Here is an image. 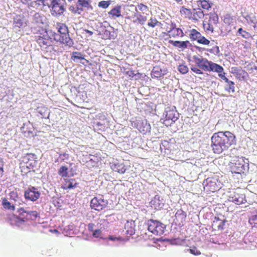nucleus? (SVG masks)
I'll use <instances>...</instances> for the list:
<instances>
[{
	"instance_id": "obj_6",
	"label": "nucleus",
	"mask_w": 257,
	"mask_h": 257,
	"mask_svg": "<svg viewBox=\"0 0 257 257\" xmlns=\"http://www.w3.org/2000/svg\"><path fill=\"white\" fill-rule=\"evenodd\" d=\"M204 189L208 193L215 192L221 188L220 182L216 177L207 178L203 183Z\"/></svg>"
},
{
	"instance_id": "obj_18",
	"label": "nucleus",
	"mask_w": 257,
	"mask_h": 257,
	"mask_svg": "<svg viewBox=\"0 0 257 257\" xmlns=\"http://www.w3.org/2000/svg\"><path fill=\"white\" fill-rule=\"evenodd\" d=\"M226 220L225 219H220L218 217H215L212 221L211 228L213 231H221L224 228Z\"/></svg>"
},
{
	"instance_id": "obj_40",
	"label": "nucleus",
	"mask_w": 257,
	"mask_h": 257,
	"mask_svg": "<svg viewBox=\"0 0 257 257\" xmlns=\"http://www.w3.org/2000/svg\"><path fill=\"white\" fill-rule=\"evenodd\" d=\"M162 24L159 22L156 18H151L148 23V26L149 27L154 28L156 26H161Z\"/></svg>"
},
{
	"instance_id": "obj_37",
	"label": "nucleus",
	"mask_w": 257,
	"mask_h": 257,
	"mask_svg": "<svg viewBox=\"0 0 257 257\" xmlns=\"http://www.w3.org/2000/svg\"><path fill=\"white\" fill-rule=\"evenodd\" d=\"M214 24L210 23L208 21H204L203 23V26L204 31L207 32L212 33L214 31Z\"/></svg>"
},
{
	"instance_id": "obj_8",
	"label": "nucleus",
	"mask_w": 257,
	"mask_h": 257,
	"mask_svg": "<svg viewBox=\"0 0 257 257\" xmlns=\"http://www.w3.org/2000/svg\"><path fill=\"white\" fill-rule=\"evenodd\" d=\"M108 205V201L104 199L102 195H99L93 198L90 201V207L97 211L105 209Z\"/></svg>"
},
{
	"instance_id": "obj_30",
	"label": "nucleus",
	"mask_w": 257,
	"mask_h": 257,
	"mask_svg": "<svg viewBox=\"0 0 257 257\" xmlns=\"http://www.w3.org/2000/svg\"><path fill=\"white\" fill-rule=\"evenodd\" d=\"M135 223L134 221H127L125 224V228L126 229L127 233L130 235H132L135 233Z\"/></svg>"
},
{
	"instance_id": "obj_28",
	"label": "nucleus",
	"mask_w": 257,
	"mask_h": 257,
	"mask_svg": "<svg viewBox=\"0 0 257 257\" xmlns=\"http://www.w3.org/2000/svg\"><path fill=\"white\" fill-rule=\"evenodd\" d=\"M111 169L113 171L119 174H123L126 171L125 166L123 163H114L111 166Z\"/></svg>"
},
{
	"instance_id": "obj_48",
	"label": "nucleus",
	"mask_w": 257,
	"mask_h": 257,
	"mask_svg": "<svg viewBox=\"0 0 257 257\" xmlns=\"http://www.w3.org/2000/svg\"><path fill=\"white\" fill-rule=\"evenodd\" d=\"M111 3L110 1H102L99 2L98 6L99 8H101L103 9L107 8L110 5Z\"/></svg>"
},
{
	"instance_id": "obj_4",
	"label": "nucleus",
	"mask_w": 257,
	"mask_h": 257,
	"mask_svg": "<svg viewBox=\"0 0 257 257\" xmlns=\"http://www.w3.org/2000/svg\"><path fill=\"white\" fill-rule=\"evenodd\" d=\"M42 31L43 33H38L35 35V41L42 49H47L53 46V41L46 31L43 30Z\"/></svg>"
},
{
	"instance_id": "obj_34",
	"label": "nucleus",
	"mask_w": 257,
	"mask_h": 257,
	"mask_svg": "<svg viewBox=\"0 0 257 257\" xmlns=\"http://www.w3.org/2000/svg\"><path fill=\"white\" fill-rule=\"evenodd\" d=\"M58 175L64 179L68 176V168L66 166H62L58 171Z\"/></svg>"
},
{
	"instance_id": "obj_59",
	"label": "nucleus",
	"mask_w": 257,
	"mask_h": 257,
	"mask_svg": "<svg viewBox=\"0 0 257 257\" xmlns=\"http://www.w3.org/2000/svg\"><path fill=\"white\" fill-rule=\"evenodd\" d=\"M178 215H182L183 217H186V213L182 210H178L175 214V216L177 217Z\"/></svg>"
},
{
	"instance_id": "obj_21",
	"label": "nucleus",
	"mask_w": 257,
	"mask_h": 257,
	"mask_svg": "<svg viewBox=\"0 0 257 257\" xmlns=\"http://www.w3.org/2000/svg\"><path fill=\"white\" fill-rule=\"evenodd\" d=\"M14 27L21 28L26 26L27 23L25 17L23 15H17L13 20Z\"/></svg>"
},
{
	"instance_id": "obj_15",
	"label": "nucleus",
	"mask_w": 257,
	"mask_h": 257,
	"mask_svg": "<svg viewBox=\"0 0 257 257\" xmlns=\"http://www.w3.org/2000/svg\"><path fill=\"white\" fill-rule=\"evenodd\" d=\"M245 170L244 162L243 158H237L235 160L231 167V171L233 173L240 174L244 173Z\"/></svg>"
},
{
	"instance_id": "obj_35",
	"label": "nucleus",
	"mask_w": 257,
	"mask_h": 257,
	"mask_svg": "<svg viewBox=\"0 0 257 257\" xmlns=\"http://www.w3.org/2000/svg\"><path fill=\"white\" fill-rule=\"evenodd\" d=\"M197 3L202 9L206 10H209L212 6V3L207 0H199Z\"/></svg>"
},
{
	"instance_id": "obj_62",
	"label": "nucleus",
	"mask_w": 257,
	"mask_h": 257,
	"mask_svg": "<svg viewBox=\"0 0 257 257\" xmlns=\"http://www.w3.org/2000/svg\"><path fill=\"white\" fill-rule=\"evenodd\" d=\"M126 73L130 76H134L135 75L134 71H128L126 72Z\"/></svg>"
},
{
	"instance_id": "obj_39",
	"label": "nucleus",
	"mask_w": 257,
	"mask_h": 257,
	"mask_svg": "<svg viewBox=\"0 0 257 257\" xmlns=\"http://www.w3.org/2000/svg\"><path fill=\"white\" fill-rule=\"evenodd\" d=\"M244 18L248 23L254 24L257 21V18L255 14L251 13L244 17Z\"/></svg>"
},
{
	"instance_id": "obj_45",
	"label": "nucleus",
	"mask_w": 257,
	"mask_h": 257,
	"mask_svg": "<svg viewBox=\"0 0 257 257\" xmlns=\"http://www.w3.org/2000/svg\"><path fill=\"white\" fill-rule=\"evenodd\" d=\"M72 59L75 61L76 59L79 60H84V58L83 55L79 52H73L72 56Z\"/></svg>"
},
{
	"instance_id": "obj_55",
	"label": "nucleus",
	"mask_w": 257,
	"mask_h": 257,
	"mask_svg": "<svg viewBox=\"0 0 257 257\" xmlns=\"http://www.w3.org/2000/svg\"><path fill=\"white\" fill-rule=\"evenodd\" d=\"M218 76L225 82H227L228 79L225 76V72H222L221 73H218Z\"/></svg>"
},
{
	"instance_id": "obj_33",
	"label": "nucleus",
	"mask_w": 257,
	"mask_h": 257,
	"mask_svg": "<svg viewBox=\"0 0 257 257\" xmlns=\"http://www.w3.org/2000/svg\"><path fill=\"white\" fill-rule=\"evenodd\" d=\"M201 33L195 29H192L189 31V38L192 41H197L199 38Z\"/></svg>"
},
{
	"instance_id": "obj_50",
	"label": "nucleus",
	"mask_w": 257,
	"mask_h": 257,
	"mask_svg": "<svg viewBox=\"0 0 257 257\" xmlns=\"http://www.w3.org/2000/svg\"><path fill=\"white\" fill-rule=\"evenodd\" d=\"M69 10L74 14H80L81 12L83 11V9L82 8H79L78 7H74L73 6H71Z\"/></svg>"
},
{
	"instance_id": "obj_14",
	"label": "nucleus",
	"mask_w": 257,
	"mask_h": 257,
	"mask_svg": "<svg viewBox=\"0 0 257 257\" xmlns=\"http://www.w3.org/2000/svg\"><path fill=\"white\" fill-rule=\"evenodd\" d=\"M137 8L134 5H126L123 8V15L126 19L133 21L137 14Z\"/></svg>"
},
{
	"instance_id": "obj_53",
	"label": "nucleus",
	"mask_w": 257,
	"mask_h": 257,
	"mask_svg": "<svg viewBox=\"0 0 257 257\" xmlns=\"http://www.w3.org/2000/svg\"><path fill=\"white\" fill-rule=\"evenodd\" d=\"M191 70L197 74H202L203 73V71L201 70L200 68H197L196 67H191Z\"/></svg>"
},
{
	"instance_id": "obj_54",
	"label": "nucleus",
	"mask_w": 257,
	"mask_h": 257,
	"mask_svg": "<svg viewBox=\"0 0 257 257\" xmlns=\"http://www.w3.org/2000/svg\"><path fill=\"white\" fill-rule=\"evenodd\" d=\"M10 199L16 200L18 198V193L15 191H11L10 193Z\"/></svg>"
},
{
	"instance_id": "obj_23",
	"label": "nucleus",
	"mask_w": 257,
	"mask_h": 257,
	"mask_svg": "<svg viewBox=\"0 0 257 257\" xmlns=\"http://www.w3.org/2000/svg\"><path fill=\"white\" fill-rule=\"evenodd\" d=\"M204 16V14L201 9H193L192 11L190 20L198 21L199 20L202 19Z\"/></svg>"
},
{
	"instance_id": "obj_5",
	"label": "nucleus",
	"mask_w": 257,
	"mask_h": 257,
	"mask_svg": "<svg viewBox=\"0 0 257 257\" xmlns=\"http://www.w3.org/2000/svg\"><path fill=\"white\" fill-rule=\"evenodd\" d=\"M66 3L65 0H51L50 5L51 12L52 16H60L65 11Z\"/></svg>"
},
{
	"instance_id": "obj_16",
	"label": "nucleus",
	"mask_w": 257,
	"mask_h": 257,
	"mask_svg": "<svg viewBox=\"0 0 257 257\" xmlns=\"http://www.w3.org/2000/svg\"><path fill=\"white\" fill-rule=\"evenodd\" d=\"M193 58L199 68L202 70L207 71L210 61L206 58H203L202 56H194Z\"/></svg>"
},
{
	"instance_id": "obj_12",
	"label": "nucleus",
	"mask_w": 257,
	"mask_h": 257,
	"mask_svg": "<svg viewBox=\"0 0 257 257\" xmlns=\"http://www.w3.org/2000/svg\"><path fill=\"white\" fill-rule=\"evenodd\" d=\"M131 123L133 127L137 128L143 134H145L149 129L150 125L137 117H133L131 120Z\"/></svg>"
},
{
	"instance_id": "obj_44",
	"label": "nucleus",
	"mask_w": 257,
	"mask_h": 257,
	"mask_svg": "<svg viewBox=\"0 0 257 257\" xmlns=\"http://www.w3.org/2000/svg\"><path fill=\"white\" fill-rule=\"evenodd\" d=\"M237 33L240 35L242 38L244 39H248L250 37V34L245 30H243L241 28H239L237 31Z\"/></svg>"
},
{
	"instance_id": "obj_51",
	"label": "nucleus",
	"mask_w": 257,
	"mask_h": 257,
	"mask_svg": "<svg viewBox=\"0 0 257 257\" xmlns=\"http://www.w3.org/2000/svg\"><path fill=\"white\" fill-rule=\"evenodd\" d=\"M188 250L191 254L195 255H198L201 254V252L199 250H198L196 247H194L192 248L189 249Z\"/></svg>"
},
{
	"instance_id": "obj_61",
	"label": "nucleus",
	"mask_w": 257,
	"mask_h": 257,
	"mask_svg": "<svg viewBox=\"0 0 257 257\" xmlns=\"http://www.w3.org/2000/svg\"><path fill=\"white\" fill-rule=\"evenodd\" d=\"M3 161L2 158H0V172H3Z\"/></svg>"
},
{
	"instance_id": "obj_49",
	"label": "nucleus",
	"mask_w": 257,
	"mask_h": 257,
	"mask_svg": "<svg viewBox=\"0 0 257 257\" xmlns=\"http://www.w3.org/2000/svg\"><path fill=\"white\" fill-rule=\"evenodd\" d=\"M178 70L181 73L184 74H186L188 72L189 69L186 65L184 64H181L179 66Z\"/></svg>"
},
{
	"instance_id": "obj_38",
	"label": "nucleus",
	"mask_w": 257,
	"mask_h": 257,
	"mask_svg": "<svg viewBox=\"0 0 257 257\" xmlns=\"http://www.w3.org/2000/svg\"><path fill=\"white\" fill-rule=\"evenodd\" d=\"M39 213L36 211H28L27 215L26 216V219L27 220H35Z\"/></svg>"
},
{
	"instance_id": "obj_22",
	"label": "nucleus",
	"mask_w": 257,
	"mask_h": 257,
	"mask_svg": "<svg viewBox=\"0 0 257 257\" xmlns=\"http://www.w3.org/2000/svg\"><path fill=\"white\" fill-rule=\"evenodd\" d=\"M168 43L172 44L174 47L181 49L182 51L186 49L188 46H190L191 44L189 41H173L170 40Z\"/></svg>"
},
{
	"instance_id": "obj_10",
	"label": "nucleus",
	"mask_w": 257,
	"mask_h": 257,
	"mask_svg": "<svg viewBox=\"0 0 257 257\" xmlns=\"http://www.w3.org/2000/svg\"><path fill=\"white\" fill-rule=\"evenodd\" d=\"M36 156L34 154L28 153L22 157L21 164L23 167H26L28 169H33L37 165Z\"/></svg>"
},
{
	"instance_id": "obj_9",
	"label": "nucleus",
	"mask_w": 257,
	"mask_h": 257,
	"mask_svg": "<svg viewBox=\"0 0 257 257\" xmlns=\"http://www.w3.org/2000/svg\"><path fill=\"white\" fill-rule=\"evenodd\" d=\"M148 230L156 235H161L164 232L165 226L161 222L150 219L148 221Z\"/></svg>"
},
{
	"instance_id": "obj_11",
	"label": "nucleus",
	"mask_w": 257,
	"mask_h": 257,
	"mask_svg": "<svg viewBox=\"0 0 257 257\" xmlns=\"http://www.w3.org/2000/svg\"><path fill=\"white\" fill-rule=\"evenodd\" d=\"M165 113L164 123L166 125H171L178 118V113L175 109L168 107L166 109Z\"/></svg>"
},
{
	"instance_id": "obj_42",
	"label": "nucleus",
	"mask_w": 257,
	"mask_h": 257,
	"mask_svg": "<svg viewBox=\"0 0 257 257\" xmlns=\"http://www.w3.org/2000/svg\"><path fill=\"white\" fill-rule=\"evenodd\" d=\"M209 19L208 22L215 25L218 22V15L215 13L209 14Z\"/></svg>"
},
{
	"instance_id": "obj_64",
	"label": "nucleus",
	"mask_w": 257,
	"mask_h": 257,
	"mask_svg": "<svg viewBox=\"0 0 257 257\" xmlns=\"http://www.w3.org/2000/svg\"><path fill=\"white\" fill-rule=\"evenodd\" d=\"M84 31L86 33L88 34L90 36H91L93 33V32L89 31L88 30H85Z\"/></svg>"
},
{
	"instance_id": "obj_29",
	"label": "nucleus",
	"mask_w": 257,
	"mask_h": 257,
	"mask_svg": "<svg viewBox=\"0 0 257 257\" xmlns=\"http://www.w3.org/2000/svg\"><path fill=\"white\" fill-rule=\"evenodd\" d=\"M192 10L190 9L185 8L184 6H182L180 8V15L186 19L190 20Z\"/></svg>"
},
{
	"instance_id": "obj_32",
	"label": "nucleus",
	"mask_w": 257,
	"mask_h": 257,
	"mask_svg": "<svg viewBox=\"0 0 257 257\" xmlns=\"http://www.w3.org/2000/svg\"><path fill=\"white\" fill-rule=\"evenodd\" d=\"M91 0H77L78 6L81 8H85L87 9H92Z\"/></svg>"
},
{
	"instance_id": "obj_26",
	"label": "nucleus",
	"mask_w": 257,
	"mask_h": 257,
	"mask_svg": "<svg viewBox=\"0 0 257 257\" xmlns=\"http://www.w3.org/2000/svg\"><path fill=\"white\" fill-rule=\"evenodd\" d=\"M223 70V68L221 65L210 61L207 71H212L214 72L220 73L222 72Z\"/></svg>"
},
{
	"instance_id": "obj_58",
	"label": "nucleus",
	"mask_w": 257,
	"mask_h": 257,
	"mask_svg": "<svg viewBox=\"0 0 257 257\" xmlns=\"http://www.w3.org/2000/svg\"><path fill=\"white\" fill-rule=\"evenodd\" d=\"M94 226H95V225L94 223H89L88 225V230L90 232H93L94 230Z\"/></svg>"
},
{
	"instance_id": "obj_2",
	"label": "nucleus",
	"mask_w": 257,
	"mask_h": 257,
	"mask_svg": "<svg viewBox=\"0 0 257 257\" xmlns=\"http://www.w3.org/2000/svg\"><path fill=\"white\" fill-rule=\"evenodd\" d=\"M56 29L59 34L54 33L53 36L54 40L69 47H72L74 43L73 40L69 36L68 29L66 25L62 23H57Z\"/></svg>"
},
{
	"instance_id": "obj_56",
	"label": "nucleus",
	"mask_w": 257,
	"mask_h": 257,
	"mask_svg": "<svg viewBox=\"0 0 257 257\" xmlns=\"http://www.w3.org/2000/svg\"><path fill=\"white\" fill-rule=\"evenodd\" d=\"M209 51L210 53H215L216 54H217L219 52V47L217 46H215L212 49H210Z\"/></svg>"
},
{
	"instance_id": "obj_57",
	"label": "nucleus",
	"mask_w": 257,
	"mask_h": 257,
	"mask_svg": "<svg viewBox=\"0 0 257 257\" xmlns=\"http://www.w3.org/2000/svg\"><path fill=\"white\" fill-rule=\"evenodd\" d=\"M16 222L17 223H22L24 222L27 219H26V217L24 218H21L20 216H17L16 217Z\"/></svg>"
},
{
	"instance_id": "obj_63",
	"label": "nucleus",
	"mask_w": 257,
	"mask_h": 257,
	"mask_svg": "<svg viewBox=\"0 0 257 257\" xmlns=\"http://www.w3.org/2000/svg\"><path fill=\"white\" fill-rule=\"evenodd\" d=\"M47 1V0H38V1L41 2L44 6H49V4L47 3H46V1Z\"/></svg>"
},
{
	"instance_id": "obj_17",
	"label": "nucleus",
	"mask_w": 257,
	"mask_h": 257,
	"mask_svg": "<svg viewBox=\"0 0 257 257\" xmlns=\"http://www.w3.org/2000/svg\"><path fill=\"white\" fill-rule=\"evenodd\" d=\"M231 73L240 81L244 80L248 76V73L241 67H232L231 69Z\"/></svg>"
},
{
	"instance_id": "obj_7",
	"label": "nucleus",
	"mask_w": 257,
	"mask_h": 257,
	"mask_svg": "<svg viewBox=\"0 0 257 257\" xmlns=\"http://www.w3.org/2000/svg\"><path fill=\"white\" fill-rule=\"evenodd\" d=\"M184 36V33L183 30L179 28L176 27V25L173 23L170 24V30L167 31V32L162 33V36L164 37L165 41L170 40V38H176L177 37H183Z\"/></svg>"
},
{
	"instance_id": "obj_24",
	"label": "nucleus",
	"mask_w": 257,
	"mask_h": 257,
	"mask_svg": "<svg viewBox=\"0 0 257 257\" xmlns=\"http://www.w3.org/2000/svg\"><path fill=\"white\" fill-rule=\"evenodd\" d=\"M147 21V17L142 14L141 12L137 11V14H136L135 18L133 20L134 24L144 25Z\"/></svg>"
},
{
	"instance_id": "obj_19",
	"label": "nucleus",
	"mask_w": 257,
	"mask_h": 257,
	"mask_svg": "<svg viewBox=\"0 0 257 257\" xmlns=\"http://www.w3.org/2000/svg\"><path fill=\"white\" fill-rule=\"evenodd\" d=\"M234 25V19L232 17L226 15L223 19V24L222 28L225 29L226 33H229L232 30V28Z\"/></svg>"
},
{
	"instance_id": "obj_27",
	"label": "nucleus",
	"mask_w": 257,
	"mask_h": 257,
	"mask_svg": "<svg viewBox=\"0 0 257 257\" xmlns=\"http://www.w3.org/2000/svg\"><path fill=\"white\" fill-rule=\"evenodd\" d=\"M151 207L156 210H160L164 206V203L160 200L159 197L155 196L150 202Z\"/></svg>"
},
{
	"instance_id": "obj_41",
	"label": "nucleus",
	"mask_w": 257,
	"mask_h": 257,
	"mask_svg": "<svg viewBox=\"0 0 257 257\" xmlns=\"http://www.w3.org/2000/svg\"><path fill=\"white\" fill-rule=\"evenodd\" d=\"M225 82L227 84V87L225 88V90L228 92H234V83L233 81L229 80V79L228 80L227 82Z\"/></svg>"
},
{
	"instance_id": "obj_36",
	"label": "nucleus",
	"mask_w": 257,
	"mask_h": 257,
	"mask_svg": "<svg viewBox=\"0 0 257 257\" xmlns=\"http://www.w3.org/2000/svg\"><path fill=\"white\" fill-rule=\"evenodd\" d=\"M2 205L5 209L14 211L15 210V207L14 205H12L11 203L7 200V198H4L2 199Z\"/></svg>"
},
{
	"instance_id": "obj_13",
	"label": "nucleus",
	"mask_w": 257,
	"mask_h": 257,
	"mask_svg": "<svg viewBox=\"0 0 257 257\" xmlns=\"http://www.w3.org/2000/svg\"><path fill=\"white\" fill-rule=\"evenodd\" d=\"M40 196V192L35 187L28 188L25 191L24 197L26 199L34 202Z\"/></svg>"
},
{
	"instance_id": "obj_1",
	"label": "nucleus",
	"mask_w": 257,
	"mask_h": 257,
	"mask_svg": "<svg viewBox=\"0 0 257 257\" xmlns=\"http://www.w3.org/2000/svg\"><path fill=\"white\" fill-rule=\"evenodd\" d=\"M211 146L215 154H221L236 143L235 135L229 131L215 133L211 138Z\"/></svg>"
},
{
	"instance_id": "obj_52",
	"label": "nucleus",
	"mask_w": 257,
	"mask_h": 257,
	"mask_svg": "<svg viewBox=\"0 0 257 257\" xmlns=\"http://www.w3.org/2000/svg\"><path fill=\"white\" fill-rule=\"evenodd\" d=\"M92 232V236L94 237L98 238L101 234L102 231L100 229H98L94 230Z\"/></svg>"
},
{
	"instance_id": "obj_46",
	"label": "nucleus",
	"mask_w": 257,
	"mask_h": 257,
	"mask_svg": "<svg viewBox=\"0 0 257 257\" xmlns=\"http://www.w3.org/2000/svg\"><path fill=\"white\" fill-rule=\"evenodd\" d=\"M197 41L198 43L204 45H208L210 44V41L207 39L205 37L202 36L201 35Z\"/></svg>"
},
{
	"instance_id": "obj_47",
	"label": "nucleus",
	"mask_w": 257,
	"mask_h": 257,
	"mask_svg": "<svg viewBox=\"0 0 257 257\" xmlns=\"http://www.w3.org/2000/svg\"><path fill=\"white\" fill-rule=\"evenodd\" d=\"M139 10L142 12L141 13L144 14L146 12H149V8L147 6L143 4H139L138 5Z\"/></svg>"
},
{
	"instance_id": "obj_25",
	"label": "nucleus",
	"mask_w": 257,
	"mask_h": 257,
	"mask_svg": "<svg viewBox=\"0 0 257 257\" xmlns=\"http://www.w3.org/2000/svg\"><path fill=\"white\" fill-rule=\"evenodd\" d=\"M121 6H116L108 12L109 17L112 19L120 17L121 16Z\"/></svg>"
},
{
	"instance_id": "obj_31",
	"label": "nucleus",
	"mask_w": 257,
	"mask_h": 257,
	"mask_svg": "<svg viewBox=\"0 0 257 257\" xmlns=\"http://www.w3.org/2000/svg\"><path fill=\"white\" fill-rule=\"evenodd\" d=\"M74 179H68L66 178L64 179V184L62 186V188L64 189H70L73 188H75L76 187L77 183H75L73 185V182L72 181H74Z\"/></svg>"
},
{
	"instance_id": "obj_60",
	"label": "nucleus",
	"mask_w": 257,
	"mask_h": 257,
	"mask_svg": "<svg viewBox=\"0 0 257 257\" xmlns=\"http://www.w3.org/2000/svg\"><path fill=\"white\" fill-rule=\"evenodd\" d=\"M28 211L25 210L23 208H20L18 210V212H19L20 215H22L24 213L27 214Z\"/></svg>"
},
{
	"instance_id": "obj_20",
	"label": "nucleus",
	"mask_w": 257,
	"mask_h": 257,
	"mask_svg": "<svg viewBox=\"0 0 257 257\" xmlns=\"http://www.w3.org/2000/svg\"><path fill=\"white\" fill-rule=\"evenodd\" d=\"M167 73L166 69H162L159 66H155L153 67L151 73V76L152 78H160L163 76L166 75Z\"/></svg>"
},
{
	"instance_id": "obj_3",
	"label": "nucleus",
	"mask_w": 257,
	"mask_h": 257,
	"mask_svg": "<svg viewBox=\"0 0 257 257\" xmlns=\"http://www.w3.org/2000/svg\"><path fill=\"white\" fill-rule=\"evenodd\" d=\"M228 200L237 205L246 202V198L244 191L240 188L232 189L228 192Z\"/></svg>"
},
{
	"instance_id": "obj_43",
	"label": "nucleus",
	"mask_w": 257,
	"mask_h": 257,
	"mask_svg": "<svg viewBox=\"0 0 257 257\" xmlns=\"http://www.w3.org/2000/svg\"><path fill=\"white\" fill-rule=\"evenodd\" d=\"M249 222L253 227H257V211L249 218Z\"/></svg>"
}]
</instances>
